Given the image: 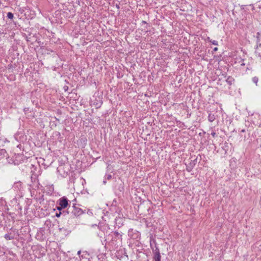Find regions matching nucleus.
Segmentation results:
<instances>
[{"label":"nucleus","mask_w":261,"mask_h":261,"mask_svg":"<svg viewBox=\"0 0 261 261\" xmlns=\"http://www.w3.org/2000/svg\"><path fill=\"white\" fill-rule=\"evenodd\" d=\"M71 209V213L74 216L78 217L83 213V211L81 208L75 205H73Z\"/></svg>","instance_id":"obj_1"},{"label":"nucleus","mask_w":261,"mask_h":261,"mask_svg":"<svg viewBox=\"0 0 261 261\" xmlns=\"http://www.w3.org/2000/svg\"><path fill=\"white\" fill-rule=\"evenodd\" d=\"M153 261H161V256L158 248L156 247L155 249L153 250Z\"/></svg>","instance_id":"obj_2"},{"label":"nucleus","mask_w":261,"mask_h":261,"mask_svg":"<svg viewBox=\"0 0 261 261\" xmlns=\"http://www.w3.org/2000/svg\"><path fill=\"white\" fill-rule=\"evenodd\" d=\"M59 205L61 206L62 208H66L67 207L68 205V199L65 197H63L61 198L59 200Z\"/></svg>","instance_id":"obj_3"},{"label":"nucleus","mask_w":261,"mask_h":261,"mask_svg":"<svg viewBox=\"0 0 261 261\" xmlns=\"http://www.w3.org/2000/svg\"><path fill=\"white\" fill-rule=\"evenodd\" d=\"M255 53L256 56L261 57V46H259L257 43L256 45Z\"/></svg>","instance_id":"obj_4"},{"label":"nucleus","mask_w":261,"mask_h":261,"mask_svg":"<svg viewBox=\"0 0 261 261\" xmlns=\"http://www.w3.org/2000/svg\"><path fill=\"white\" fill-rule=\"evenodd\" d=\"M102 104V101L101 100H96L93 103V105L96 108H99Z\"/></svg>","instance_id":"obj_5"},{"label":"nucleus","mask_w":261,"mask_h":261,"mask_svg":"<svg viewBox=\"0 0 261 261\" xmlns=\"http://www.w3.org/2000/svg\"><path fill=\"white\" fill-rule=\"evenodd\" d=\"M256 43L258 44L259 46H261V31L256 34Z\"/></svg>","instance_id":"obj_6"},{"label":"nucleus","mask_w":261,"mask_h":261,"mask_svg":"<svg viewBox=\"0 0 261 261\" xmlns=\"http://www.w3.org/2000/svg\"><path fill=\"white\" fill-rule=\"evenodd\" d=\"M216 119L215 115L213 114L210 113L208 116V120L210 122H213Z\"/></svg>","instance_id":"obj_7"},{"label":"nucleus","mask_w":261,"mask_h":261,"mask_svg":"<svg viewBox=\"0 0 261 261\" xmlns=\"http://www.w3.org/2000/svg\"><path fill=\"white\" fill-rule=\"evenodd\" d=\"M234 79L230 76H229L226 81V82L229 85H231L232 84V83L234 82Z\"/></svg>","instance_id":"obj_8"},{"label":"nucleus","mask_w":261,"mask_h":261,"mask_svg":"<svg viewBox=\"0 0 261 261\" xmlns=\"http://www.w3.org/2000/svg\"><path fill=\"white\" fill-rule=\"evenodd\" d=\"M68 213V211H64L63 213H61V212H59V213H56V216L57 217H59L62 214H63L64 216H66V214Z\"/></svg>","instance_id":"obj_9"},{"label":"nucleus","mask_w":261,"mask_h":261,"mask_svg":"<svg viewBox=\"0 0 261 261\" xmlns=\"http://www.w3.org/2000/svg\"><path fill=\"white\" fill-rule=\"evenodd\" d=\"M7 17L9 18V19H12L14 17V15H13V14L11 12H8L7 13Z\"/></svg>","instance_id":"obj_10"},{"label":"nucleus","mask_w":261,"mask_h":261,"mask_svg":"<svg viewBox=\"0 0 261 261\" xmlns=\"http://www.w3.org/2000/svg\"><path fill=\"white\" fill-rule=\"evenodd\" d=\"M258 81V78L257 76H254L252 78V82L257 85V82Z\"/></svg>","instance_id":"obj_11"},{"label":"nucleus","mask_w":261,"mask_h":261,"mask_svg":"<svg viewBox=\"0 0 261 261\" xmlns=\"http://www.w3.org/2000/svg\"><path fill=\"white\" fill-rule=\"evenodd\" d=\"M5 238L7 240H10L13 239V237H11L8 234H6L5 235Z\"/></svg>","instance_id":"obj_12"},{"label":"nucleus","mask_w":261,"mask_h":261,"mask_svg":"<svg viewBox=\"0 0 261 261\" xmlns=\"http://www.w3.org/2000/svg\"><path fill=\"white\" fill-rule=\"evenodd\" d=\"M6 201L3 198H0V206H3L5 204Z\"/></svg>","instance_id":"obj_13"},{"label":"nucleus","mask_w":261,"mask_h":261,"mask_svg":"<svg viewBox=\"0 0 261 261\" xmlns=\"http://www.w3.org/2000/svg\"><path fill=\"white\" fill-rule=\"evenodd\" d=\"M210 42L214 45H218V42L216 40H210Z\"/></svg>","instance_id":"obj_14"},{"label":"nucleus","mask_w":261,"mask_h":261,"mask_svg":"<svg viewBox=\"0 0 261 261\" xmlns=\"http://www.w3.org/2000/svg\"><path fill=\"white\" fill-rule=\"evenodd\" d=\"M196 162H197V159H195L194 160L192 161V162L190 163V165H191L192 166H194L195 165V164L196 163Z\"/></svg>","instance_id":"obj_15"},{"label":"nucleus","mask_w":261,"mask_h":261,"mask_svg":"<svg viewBox=\"0 0 261 261\" xmlns=\"http://www.w3.org/2000/svg\"><path fill=\"white\" fill-rule=\"evenodd\" d=\"M106 178L107 179L109 180V179H110L112 178V176L110 174H107V175H106Z\"/></svg>","instance_id":"obj_16"},{"label":"nucleus","mask_w":261,"mask_h":261,"mask_svg":"<svg viewBox=\"0 0 261 261\" xmlns=\"http://www.w3.org/2000/svg\"><path fill=\"white\" fill-rule=\"evenodd\" d=\"M211 135L214 137H215L217 135H216V133L215 132H213L212 133Z\"/></svg>","instance_id":"obj_17"},{"label":"nucleus","mask_w":261,"mask_h":261,"mask_svg":"<svg viewBox=\"0 0 261 261\" xmlns=\"http://www.w3.org/2000/svg\"><path fill=\"white\" fill-rule=\"evenodd\" d=\"M57 208L58 210L60 211L63 208L60 205V206H58Z\"/></svg>","instance_id":"obj_18"},{"label":"nucleus","mask_w":261,"mask_h":261,"mask_svg":"<svg viewBox=\"0 0 261 261\" xmlns=\"http://www.w3.org/2000/svg\"><path fill=\"white\" fill-rule=\"evenodd\" d=\"M213 50H214V51H216L218 50V48L217 47H215Z\"/></svg>","instance_id":"obj_19"},{"label":"nucleus","mask_w":261,"mask_h":261,"mask_svg":"<svg viewBox=\"0 0 261 261\" xmlns=\"http://www.w3.org/2000/svg\"><path fill=\"white\" fill-rule=\"evenodd\" d=\"M246 132L245 129H243L241 130V133H245Z\"/></svg>","instance_id":"obj_20"},{"label":"nucleus","mask_w":261,"mask_h":261,"mask_svg":"<svg viewBox=\"0 0 261 261\" xmlns=\"http://www.w3.org/2000/svg\"><path fill=\"white\" fill-rule=\"evenodd\" d=\"M81 252V251H80H80H79L77 252V254H80Z\"/></svg>","instance_id":"obj_21"},{"label":"nucleus","mask_w":261,"mask_h":261,"mask_svg":"<svg viewBox=\"0 0 261 261\" xmlns=\"http://www.w3.org/2000/svg\"><path fill=\"white\" fill-rule=\"evenodd\" d=\"M142 23H146V21H142Z\"/></svg>","instance_id":"obj_22"},{"label":"nucleus","mask_w":261,"mask_h":261,"mask_svg":"<svg viewBox=\"0 0 261 261\" xmlns=\"http://www.w3.org/2000/svg\"><path fill=\"white\" fill-rule=\"evenodd\" d=\"M66 89H68V87L65 88V90H66Z\"/></svg>","instance_id":"obj_23"},{"label":"nucleus","mask_w":261,"mask_h":261,"mask_svg":"<svg viewBox=\"0 0 261 261\" xmlns=\"http://www.w3.org/2000/svg\"><path fill=\"white\" fill-rule=\"evenodd\" d=\"M66 89H68V87L65 88V90H66Z\"/></svg>","instance_id":"obj_24"},{"label":"nucleus","mask_w":261,"mask_h":261,"mask_svg":"<svg viewBox=\"0 0 261 261\" xmlns=\"http://www.w3.org/2000/svg\"><path fill=\"white\" fill-rule=\"evenodd\" d=\"M66 89H68V87L65 88V90H66Z\"/></svg>","instance_id":"obj_25"},{"label":"nucleus","mask_w":261,"mask_h":261,"mask_svg":"<svg viewBox=\"0 0 261 261\" xmlns=\"http://www.w3.org/2000/svg\"><path fill=\"white\" fill-rule=\"evenodd\" d=\"M106 181L105 180L103 181V183L105 184Z\"/></svg>","instance_id":"obj_26"},{"label":"nucleus","mask_w":261,"mask_h":261,"mask_svg":"<svg viewBox=\"0 0 261 261\" xmlns=\"http://www.w3.org/2000/svg\"><path fill=\"white\" fill-rule=\"evenodd\" d=\"M241 65H245V64L243 63V64H242Z\"/></svg>","instance_id":"obj_27"}]
</instances>
